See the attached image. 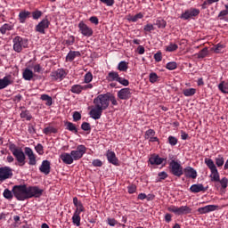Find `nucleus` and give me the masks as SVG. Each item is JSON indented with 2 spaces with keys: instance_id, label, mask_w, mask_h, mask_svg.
I'll use <instances>...</instances> for the list:
<instances>
[{
  "instance_id": "nucleus-1",
  "label": "nucleus",
  "mask_w": 228,
  "mask_h": 228,
  "mask_svg": "<svg viewBox=\"0 0 228 228\" xmlns=\"http://www.w3.org/2000/svg\"><path fill=\"white\" fill-rule=\"evenodd\" d=\"M14 197L17 200H28V186L21 185H14L12 190Z\"/></svg>"
},
{
  "instance_id": "nucleus-2",
  "label": "nucleus",
  "mask_w": 228,
  "mask_h": 228,
  "mask_svg": "<svg viewBox=\"0 0 228 228\" xmlns=\"http://www.w3.org/2000/svg\"><path fill=\"white\" fill-rule=\"evenodd\" d=\"M10 151L12 152L14 158H16L19 167H24V165H26V155L24 151H22V149L17 148L15 144H11Z\"/></svg>"
},
{
  "instance_id": "nucleus-3",
  "label": "nucleus",
  "mask_w": 228,
  "mask_h": 228,
  "mask_svg": "<svg viewBox=\"0 0 228 228\" xmlns=\"http://www.w3.org/2000/svg\"><path fill=\"white\" fill-rule=\"evenodd\" d=\"M205 164L209 168L211 174H210V179L213 183H218L220 181V174L218 173V169L216 168V165H215V162L211 159H205Z\"/></svg>"
},
{
  "instance_id": "nucleus-4",
  "label": "nucleus",
  "mask_w": 228,
  "mask_h": 228,
  "mask_svg": "<svg viewBox=\"0 0 228 228\" xmlns=\"http://www.w3.org/2000/svg\"><path fill=\"white\" fill-rule=\"evenodd\" d=\"M167 211H169L170 213H174V215L181 216L183 215L191 214V208H190L189 206L177 207L175 205H171L167 208Z\"/></svg>"
},
{
  "instance_id": "nucleus-5",
  "label": "nucleus",
  "mask_w": 228,
  "mask_h": 228,
  "mask_svg": "<svg viewBox=\"0 0 228 228\" xmlns=\"http://www.w3.org/2000/svg\"><path fill=\"white\" fill-rule=\"evenodd\" d=\"M94 104L102 110H108V106H110V94H99L94 100Z\"/></svg>"
},
{
  "instance_id": "nucleus-6",
  "label": "nucleus",
  "mask_w": 228,
  "mask_h": 228,
  "mask_svg": "<svg viewBox=\"0 0 228 228\" xmlns=\"http://www.w3.org/2000/svg\"><path fill=\"white\" fill-rule=\"evenodd\" d=\"M12 44L13 51L15 53H21L23 49L28 47V39L22 38L20 36H16L12 39Z\"/></svg>"
},
{
  "instance_id": "nucleus-7",
  "label": "nucleus",
  "mask_w": 228,
  "mask_h": 228,
  "mask_svg": "<svg viewBox=\"0 0 228 228\" xmlns=\"http://www.w3.org/2000/svg\"><path fill=\"white\" fill-rule=\"evenodd\" d=\"M169 167L171 168V174H173V175H175L176 177H181V175H183V166H181L179 162L172 160L169 164Z\"/></svg>"
},
{
  "instance_id": "nucleus-8",
  "label": "nucleus",
  "mask_w": 228,
  "mask_h": 228,
  "mask_svg": "<svg viewBox=\"0 0 228 228\" xmlns=\"http://www.w3.org/2000/svg\"><path fill=\"white\" fill-rule=\"evenodd\" d=\"M12 177H13V170H12V167H0V183L6 181V179H12Z\"/></svg>"
},
{
  "instance_id": "nucleus-9",
  "label": "nucleus",
  "mask_w": 228,
  "mask_h": 228,
  "mask_svg": "<svg viewBox=\"0 0 228 228\" xmlns=\"http://www.w3.org/2000/svg\"><path fill=\"white\" fill-rule=\"evenodd\" d=\"M86 153V147L85 145H78L77 150L71 151V156L73 158V161H77L85 156Z\"/></svg>"
},
{
  "instance_id": "nucleus-10",
  "label": "nucleus",
  "mask_w": 228,
  "mask_h": 228,
  "mask_svg": "<svg viewBox=\"0 0 228 228\" xmlns=\"http://www.w3.org/2000/svg\"><path fill=\"white\" fill-rule=\"evenodd\" d=\"M28 199H32V197H40L44 193V190L37 186L27 187Z\"/></svg>"
},
{
  "instance_id": "nucleus-11",
  "label": "nucleus",
  "mask_w": 228,
  "mask_h": 228,
  "mask_svg": "<svg viewBox=\"0 0 228 228\" xmlns=\"http://www.w3.org/2000/svg\"><path fill=\"white\" fill-rule=\"evenodd\" d=\"M78 28L83 37H92L94 35V30L92 29V28L88 27V25H86L83 21H80L78 23Z\"/></svg>"
},
{
  "instance_id": "nucleus-12",
  "label": "nucleus",
  "mask_w": 228,
  "mask_h": 228,
  "mask_svg": "<svg viewBox=\"0 0 228 228\" xmlns=\"http://www.w3.org/2000/svg\"><path fill=\"white\" fill-rule=\"evenodd\" d=\"M25 154L28 159V165L35 167V165H37V155H35V152H33V150L29 147H26Z\"/></svg>"
},
{
  "instance_id": "nucleus-13",
  "label": "nucleus",
  "mask_w": 228,
  "mask_h": 228,
  "mask_svg": "<svg viewBox=\"0 0 228 228\" xmlns=\"http://www.w3.org/2000/svg\"><path fill=\"white\" fill-rule=\"evenodd\" d=\"M200 13V10L195 9V8H191L189 10H186L183 14H182V19L184 20H188V19H191V17H197Z\"/></svg>"
},
{
  "instance_id": "nucleus-14",
  "label": "nucleus",
  "mask_w": 228,
  "mask_h": 228,
  "mask_svg": "<svg viewBox=\"0 0 228 228\" xmlns=\"http://www.w3.org/2000/svg\"><path fill=\"white\" fill-rule=\"evenodd\" d=\"M49 24H50L49 20L44 19L41 22H39L36 26V31H37V33H41L42 35H45V29L49 28Z\"/></svg>"
},
{
  "instance_id": "nucleus-15",
  "label": "nucleus",
  "mask_w": 228,
  "mask_h": 228,
  "mask_svg": "<svg viewBox=\"0 0 228 228\" xmlns=\"http://www.w3.org/2000/svg\"><path fill=\"white\" fill-rule=\"evenodd\" d=\"M216 209H218L217 205H207L205 207L199 208L198 213H200V215H206L208 213L216 211Z\"/></svg>"
},
{
  "instance_id": "nucleus-16",
  "label": "nucleus",
  "mask_w": 228,
  "mask_h": 228,
  "mask_svg": "<svg viewBox=\"0 0 228 228\" xmlns=\"http://www.w3.org/2000/svg\"><path fill=\"white\" fill-rule=\"evenodd\" d=\"M102 111H104L103 109H101V107H97V105H94V107L90 111V116L94 120H99L101 117L102 116Z\"/></svg>"
},
{
  "instance_id": "nucleus-17",
  "label": "nucleus",
  "mask_w": 228,
  "mask_h": 228,
  "mask_svg": "<svg viewBox=\"0 0 228 228\" xmlns=\"http://www.w3.org/2000/svg\"><path fill=\"white\" fill-rule=\"evenodd\" d=\"M39 171L45 175L51 174V162L49 160H43L39 167Z\"/></svg>"
},
{
  "instance_id": "nucleus-18",
  "label": "nucleus",
  "mask_w": 228,
  "mask_h": 228,
  "mask_svg": "<svg viewBox=\"0 0 228 228\" xmlns=\"http://www.w3.org/2000/svg\"><path fill=\"white\" fill-rule=\"evenodd\" d=\"M67 76V72H65L62 69H59L53 72H52V77L53 79H55L56 81H61L62 79H65V77Z\"/></svg>"
},
{
  "instance_id": "nucleus-19",
  "label": "nucleus",
  "mask_w": 228,
  "mask_h": 228,
  "mask_svg": "<svg viewBox=\"0 0 228 228\" xmlns=\"http://www.w3.org/2000/svg\"><path fill=\"white\" fill-rule=\"evenodd\" d=\"M118 97L123 101H126L131 97V89L123 88L118 92Z\"/></svg>"
},
{
  "instance_id": "nucleus-20",
  "label": "nucleus",
  "mask_w": 228,
  "mask_h": 228,
  "mask_svg": "<svg viewBox=\"0 0 228 228\" xmlns=\"http://www.w3.org/2000/svg\"><path fill=\"white\" fill-rule=\"evenodd\" d=\"M13 81L12 80V76H5L0 78V90H4L7 86H10Z\"/></svg>"
},
{
  "instance_id": "nucleus-21",
  "label": "nucleus",
  "mask_w": 228,
  "mask_h": 228,
  "mask_svg": "<svg viewBox=\"0 0 228 228\" xmlns=\"http://www.w3.org/2000/svg\"><path fill=\"white\" fill-rule=\"evenodd\" d=\"M185 177H190L191 179H197V170L191 167H187L183 170Z\"/></svg>"
},
{
  "instance_id": "nucleus-22",
  "label": "nucleus",
  "mask_w": 228,
  "mask_h": 228,
  "mask_svg": "<svg viewBox=\"0 0 228 228\" xmlns=\"http://www.w3.org/2000/svg\"><path fill=\"white\" fill-rule=\"evenodd\" d=\"M60 158L61 161L65 163V165H72L74 163L72 153L64 152L60 156Z\"/></svg>"
},
{
  "instance_id": "nucleus-23",
  "label": "nucleus",
  "mask_w": 228,
  "mask_h": 228,
  "mask_svg": "<svg viewBox=\"0 0 228 228\" xmlns=\"http://www.w3.org/2000/svg\"><path fill=\"white\" fill-rule=\"evenodd\" d=\"M106 156L109 163L118 165V159H117V155L113 151H108Z\"/></svg>"
},
{
  "instance_id": "nucleus-24",
  "label": "nucleus",
  "mask_w": 228,
  "mask_h": 228,
  "mask_svg": "<svg viewBox=\"0 0 228 228\" xmlns=\"http://www.w3.org/2000/svg\"><path fill=\"white\" fill-rule=\"evenodd\" d=\"M190 190L192 193H200V191H206L208 188H205V186L202 183H198L192 184Z\"/></svg>"
},
{
  "instance_id": "nucleus-25",
  "label": "nucleus",
  "mask_w": 228,
  "mask_h": 228,
  "mask_svg": "<svg viewBox=\"0 0 228 228\" xmlns=\"http://www.w3.org/2000/svg\"><path fill=\"white\" fill-rule=\"evenodd\" d=\"M151 165H163V162L166 161L165 159L160 158L159 155H153L149 159Z\"/></svg>"
},
{
  "instance_id": "nucleus-26",
  "label": "nucleus",
  "mask_w": 228,
  "mask_h": 228,
  "mask_svg": "<svg viewBox=\"0 0 228 228\" xmlns=\"http://www.w3.org/2000/svg\"><path fill=\"white\" fill-rule=\"evenodd\" d=\"M13 29V24L12 23H4L0 27V33L2 35H8L10 31Z\"/></svg>"
},
{
  "instance_id": "nucleus-27",
  "label": "nucleus",
  "mask_w": 228,
  "mask_h": 228,
  "mask_svg": "<svg viewBox=\"0 0 228 228\" xmlns=\"http://www.w3.org/2000/svg\"><path fill=\"white\" fill-rule=\"evenodd\" d=\"M22 77L25 79V81H31L33 77H35V73H33V70L29 69L28 68H26L23 70Z\"/></svg>"
},
{
  "instance_id": "nucleus-28",
  "label": "nucleus",
  "mask_w": 228,
  "mask_h": 228,
  "mask_svg": "<svg viewBox=\"0 0 228 228\" xmlns=\"http://www.w3.org/2000/svg\"><path fill=\"white\" fill-rule=\"evenodd\" d=\"M29 15H31V12L28 11H22L19 13V19L20 22L21 24H24L26 22V19L29 18Z\"/></svg>"
},
{
  "instance_id": "nucleus-29",
  "label": "nucleus",
  "mask_w": 228,
  "mask_h": 228,
  "mask_svg": "<svg viewBox=\"0 0 228 228\" xmlns=\"http://www.w3.org/2000/svg\"><path fill=\"white\" fill-rule=\"evenodd\" d=\"M119 77H120V76H118V72L110 71V72H109V74L107 76V81H109V82L118 81Z\"/></svg>"
},
{
  "instance_id": "nucleus-30",
  "label": "nucleus",
  "mask_w": 228,
  "mask_h": 228,
  "mask_svg": "<svg viewBox=\"0 0 228 228\" xmlns=\"http://www.w3.org/2000/svg\"><path fill=\"white\" fill-rule=\"evenodd\" d=\"M81 214H78L77 212H74L73 216H72V223L74 225L77 227H79L81 225Z\"/></svg>"
},
{
  "instance_id": "nucleus-31",
  "label": "nucleus",
  "mask_w": 228,
  "mask_h": 228,
  "mask_svg": "<svg viewBox=\"0 0 228 228\" xmlns=\"http://www.w3.org/2000/svg\"><path fill=\"white\" fill-rule=\"evenodd\" d=\"M77 56H81L79 52H69L66 56V61H74Z\"/></svg>"
},
{
  "instance_id": "nucleus-32",
  "label": "nucleus",
  "mask_w": 228,
  "mask_h": 228,
  "mask_svg": "<svg viewBox=\"0 0 228 228\" xmlns=\"http://www.w3.org/2000/svg\"><path fill=\"white\" fill-rule=\"evenodd\" d=\"M140 19H143V13H142V12H139V13L135 14L134 16L129 15L127 18V20H129V22H138V20H140Z\"/></svg>"
},
{
  "instance_id": "nucleus-33",
  "label": "nucleus",
  "mask_w": 228,
  "mask_h": 228,
  "mask_svg": "<svg viewBox=\"0 0 228 228\" xmlns=\"http://www.w3.org/2000/svg\"><path fill=\"white\" fill-rule=\"evenodd\" d=\"M40 99L41 101H45L46 106H53V97L47 94H42Z\"/></svg>"
},
{
  "instance_id": "nucleus-34",
  "label": "nucleus",
  "mask_w": 228,
  "mask_h": 228,
  "mask_svg": "<svg viewBox=\"0 0 228 228\" xmlns=\"http://www.w3.org/2000/svg\"><path fill=\"white\" fill-rule=\"evenodd\" d=\"M216 167H224V164L225 163V159H224V156L222 155H218L216 159Z\"/></svg>"
},
{
  "instance_id": "nucleus-35",
  "label": "nucleus",
  "mask_w": 228,
  "mask_h": 228,
  "mask_svg": "<svg viewBox=\"0 0 228 228\" xmlns=\"http://www.w3.org/2000/svg\"><path fill=\"white\" fill-rule=\"evenodd\" d=\"M155 26H158V28L159 29H163L165 28H167V21H165V20L159 18L156 20L155 22Z\"/></svg>"
},
{
  "instance_id": "nucleus-36",
  "label": "nucleus",
  "mask_w": 228,
  "mask_h": 228,
  "mask_svg": "<svg viewBox=\"0 0 228 228\" xmlns=\"http://www.w3.org/2000/svg\"><path fill=\"white\" fill-rule=\"evenodd\" d=\"M196 93L197 89L195 88H188L183 90V95H185V97H191V95H195Z\"/></svg>"
},
{
  "instance_id": "nucleus-37",
  "label": "nucleus",
  "mask_w": 228,
  "mask_h": 228,
  "mask_svg": "<svg viewBox=\"0 0 228 228\" xmlns=\"http://www.w3.org/2000/svg\"><path fill=\"white\" fill-rule=\"evenodd\" d=\"M178 45L175 43H170L167 46H166V51L167 53H174V51H177Z\"/></svg>"
},
{
  "instance_id": "nucleus-38",
  "label": "nucleus",
  "mask_w": 228,
  "mask_h": 228,
  "mask_svg": "<svg viewBox=\"0 0 228 228\" xmlns=\"http://www.w3.org/2000/svg\"><path fill=\"white\" fill-rule=\"evenodd\" d=\"M72 94H81L83 92V86L74 85L71 86Z\"/></svg>"
},
{
  "instance_id": "nucleus-39",
  "label": "nucleus",
  "mask_w": 228,
  "mask_h": 228,
  "mask_svg": "<svg viewBox=\"0 0 228 228\" xmlns=\"http://www.w3.org/2000/svg\"><path fill=\"white\" fill-rule=\"evenodd\" d=\"M118 70L121 72H126L127 70V62L126 61H120L118 66Z\"/></svg>"
},
{
  "instance_id": "nucleus-40",
  "label": "nucleus",
  "mask_w": 228,
  "mask_h": 228,
  "mask_svg": "<svg viewBox=\"0 0 228 228\" xmlns=\"http://www.w3.org/2000/svg\"><path fill=\"white\" fill-rule=\"evenodd\" d=\"M66 127L69 131H71L72 133H77V128H76L74 123L68 122Z\"/></svg>"
},
{
  "instance_id": "nucleus-41",
  "label": "nucleus",
  "mask_w": 228,
  "mask_h": 228,
  "mask_svg": "<svg viewBox=\"0 0 228 228\" xmlns=\"http://www.w3.org/2000/svg\"><path fill=\"white\" fill-rule=\"evenodd\" d=\"M94 79V75L92 73L88 72L84 77V83H92V80Z\"/></svg>"
},
{
  "instance_id": "nucleus-42",
  "label": "nucleus",
  "mask_w": 228,
  "mask_h": 228,
  "mask_svg": "<svg viewBox=\"0 0 228 228\" xmlns=\"http://www.w3.org/2000/svg\"><path fill=\"white\" fill-rule=\"evenodd\" d=\"M150 83H156L158 79H159V77H158V74L155 72H152L149 76Z\"/></svg>"
},
{
  "instance_id": "nucleus-43",
  "label": "nucleus",
  "mask_w": 228,
  "mask_h": 228,
  "mask_svg": "<svg viewBox=\"0 0 228 228\" xmlns=\"http://www.w3.org/2000/svg\"><path fill=\"white\" fill-rule=\"evenodd\" d=\"M225 45H222V44H217L216 45H215L213 47V51L216 52V53H222V51H224Z\"/></svg>"
},
{
  "instance_id": "nucleus-44",
  "label": "nucleus",
  "mask_w": 228,
  "mask_h": 228,
  "mask_svg": "<svg viewBox=\"0 0 228 228\" xmlns=\"http://www.w3.org/2000/svg\"><path fill=\"white\" fill-rule=\"evenodd\" d=\"M43 133L45 134H51V133H53V134L57 133V130L53 126H48L43 130Z\"/></svg>"
},
{
  "instance_id": "nucleus-45",
  "label": "nucleus",
  "mask_w": 228,
  "mask_h": 228,
  "mask_svg": "<svg viewBox=\"0 0 228 228\" xmlns=\"http://www.w3.org/2000/svg\"><path fill=\"white\" fill-rule=\"evenodd\" d=\"M166 69H167L168 70H175V69H177V62L175 61L168 62L166 66Z\"/></svg>"
},
{
  "instance_id": "nucleus-46",
  "label": "nucleus",
  "mask_w": 228,
  "mask_h": 228,
  "mask_svg": "<svg viewBox=\"0 0 228 228\" xmlns=\"http://www.w3.org/2000/svg\"><path fill=\"white\" fill-rule=\"evenodd\" d=\"M4 199H8L9 200L13 199V194L12 193V191L8 190V189H5L4 191Z\"/></svg>"
},
{
  "instance_id": "nucleus-47",
  "label": "nucleus",
  "mask_w": 228,
  "mask_h": 228,
  "mask_svg": "<svg viewBox=\"0 0 228 228\" xmlns=\"http://www.w3.org/2000/svg\"><path fill=\"white\" fill-rule=\"evenodd\" d=\"M35 151L39 154V156H42L44 154V146L40 143H38L37 146H35Z\"/></svg>"
},
{
  "instance_id": "nucleus-48",
  "label": "nucleus",
  "mask_w": 228,
  "mask_h": 228,
  "mask_svg": "<svg viewBox=\"0 0 228 228\" xmlns=\"http://www.w3.org/2000/svg\"><path fill=\"white\" fill-rule=\"evenodd\" d=\"M21 118H25L26 120H31V115L29 114V111L23 110L20 113Z\"/></svg>"
},
{
  "instance_id": "nucleus-49",
  "label": "nucleus",
  "mask_w": 228,
  "mask_h": 228,
  "mask_svg": "<svg viewBox=\"0 0 228 228\" xmlns=\"http://www.w3.org/2000/svg\"><path fill=\"white\" fill-rule=\"evenodd\" d=\"M118 83H119L120 85H123V86H129V80L124 77H119V78H118Z\"/></svg>"
},
{
  "instance_id": "nucleus-50",
  "label": "nucleus",
  "mask_w": 228,
  "mask_h": 228,
  "mask_svg": "<svg viewBox=\"0 0 228 228\" xmlns=\"http://www.w3.org/2000/svg\"><path fill=\"white\" fill-rule=\"evenodd\" d=\"M208 56V48L202 49L199 53H198V58H206Z\"/></svg>"
},
{
  "instance_id": "nucleus-51",
  "label": "nucleus",
  "mask_w": 228,
  "mask_h": 228,
  "mask_svg": "<svg viewBox=\"0 0 228 228\" xmlns=\"http://www.w3.org/2000/svg\"><path fill=\"white\" fill-rule=\"evenodd\" d=\"M76 208H77L75 210V213H77L78 215H81V213H83V211H85V207H83V203H80Z\"/></svg>"
},
{
  "instance_id": "nucleus-52",
  "label": "nucleus",
  "mask_w": 228,
  "mask_h": 228,
  "mask_svg": "<svg viewBox=\"0 0 228 228\" xmlns=\"http://www.w3.org/2000/svg\"><path fill=\"white\" fill-rule=\"evenodd\" d=\"M168 142L169 144H171L172 146L177 145V138H175V136L170 135L168 137Z\"/></svg>"
},
{
  "instance_id": "nucleus-53",
  "label": "nucleus",
  "mask_w": 228,
  "mask_h": 228,
  "mask_svg": "<svg viewBox=\"0 0 228 228\" xmlns=\"http://www.w3.org/2000/svg\"><path fill=\"white\" fill-rule=\"evenodd\" d=\"M143 29H144V31H147L148 33H150V31H154V25L148 23L144 26Z\"/></svg>"
},
{
  "instance_id": "nucleus-54",
  "label": "nucleus",
  "mask_w": 228,
  "mask_h": 228,
  "mask_svg": "<svg viewBox=\"0 0 228 228\" xmlns=\"http://www.w3.org/2000/svg\"><path fill=\"white\" fill-rule=\"evenodd\" d=\"M218 183H220L222 188L224 189L227 188V184H228L227 178L224 177L222 180L219 179Z\"/></svg>"
},
{
  "instance_id": "nucleus-55",
  "label": "nucleus",
  "mask_w": 228,
  "mask_h": 228,
  "mask_svg": "<svg viewBox=\"0 0 228 228\" xmlns=\"http://www.w3.org/2000/svg\"><path fill=\"white\" fill-rule=\"evenodd\" d=\"M101 3H103V4H106V6H113L115 4V0H100Z\"/></svg>"
},
{
  "instance_id": "nucleus-56",
  "label": "nucleus",
  "mask_w": 228,
  "mask_h": 228,
  "mask_svg": "<svg viewBox=\"0 0 228 228\" xmlns=\"http://www.w3.org/2000/svg\"><path fill=\"white\" fill-rule=\"evenodd\" d=\"M152 136H154V130L149 129L148 131H146V133H145L146 140H149Z\"/></svg>"
},
{
  "instance_id": "nucleus-57",
  "label": "nucleus",
  "mask_w": 228,
  "mask_h": 228,
  "mask_svg": "<svg viewBox=\"0 0 228 228\" xmlns=\"http://www.w3.org/2000/svg\"><path fill=\"white\" fill-rule=\"evenodd\" d=\"M32 17L35 20L40 19V17H42V12L36 11V12H32Z\"/></svg>"
},
{
  "instance_id": "nucleus-58",
  "label": "nucleus",
  "mask_w": 228,
  "mask_h": 228,
  "mask_svg": "<svg viewBox=\"0 0 228 228\" xmlns=\"http://www.w3.org/2000/svg\"><path fill=\"white\" fill-rule=\"evenodd\" d=\"M75 40H76V38L74 37V36H69L68 37V39L66 40V44L68 45H72V44H74Z\"/></svg>"
},
{
  "instance_id": "nucleus-59",
  "label": "nucleus",
  "mask_w": 228,
  "mask_h": 228,
  "mask_svg": "<svg viewBox=\"0 0 228 228\" xmlns=\"http://www.w3.org/2000/svg\"><path fill=\"white\" fill-rule=\"evenodd\" d=\"M81 128L83 129V131H90V124L87 122H84L81 126Z\"/></svg>"
},
{
  "instance_id": "nucleus-60",
  "label": "nucleus",
  "mask_w": 228,
  "mask_h": 228,
  "mask_svg": "<svg viewBox=\"0 0 228 228\" xmlns=\"http://www.w3.org/2000/svg\"><path fill=\"white\" fill-rule=\"evenodd\" d=\"M73 120L77 122V120H81V114L77 111L74 112L73 114Z\"/></svg>"
},
{
  "instance_id": "nucleus-61",
  "label": "nucleus",
  "mask_w": 228,
  "mask_h": 228,
  "mask_svg": "<svg viewBox=\"0 0 228 228\" xmlns=\"http://www.w3.org/2000/svg\"><path fill=\"white\" fill-rule=\"evenodd\" d=\"M107 222L110 225V227H115L117 225V220H115L114 218H109Z\"/></svg>"
},
{
  "instance_id": "nucleus-62",
  "label": "nucleus",
  "mask_w": 228,
  "mask_h": 228,
  "mask_svg": "<svg viewBox=\"0 0 228 228\" xmlns=\"http://www.w3.org/2000/svg\"><path fill=\"white\" fill-rule=\"evenodd\" d=\"M33 70L34 72L40 73L42 72V67L40 66V64H36L33 66Z\"/></svg>"
},
{
  "instance_id": "nucleus-63",
  "label": "nucleus",
  "mask_w": 228,
  "mask_h": 228,
  "mask_svg": "<svg viewBox=\"0 0 228 228\" xmlns=\"http://www.w3.org/2000/svg\"><path fill=\"white\" fill-rule=\"evenodd\" d=\"M94 167H102V161L101 159H94L93 160Z\"/></svg>"
},
{
  "instance_id": "nucleus-64",
  "label": "nucleus",
  "mask_w": 228,
  "mask_h": 228,
  "mask_svg": "<svg viewBox=\"0 0 228 228\" xmlns=\"http://www.w3.org/2000/svg\"><path fill=\"white\" fill-rule=\"evenodd\" d=\"M136 191V185L128 186V193H134Z\"/></svg>"
}]
</instances>
